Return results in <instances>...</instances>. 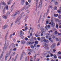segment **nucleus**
Segmentation results:
<instances>
[{
	"instance_id": "1",
	"label": "nucleus",
	"mask_w": 61,
	"mask_h": 61,
	"mask_svg": "<svg viewBox=\"0 0 61 61\" xmlns=\"http://www.w3.org/2000/svg\"><path fill=\"white\" fill-rule=\"evenodd\" d=\"M12 48L10 49L9 52L8 51H7V52L6 54V56H5V60H6L7 58V57L9 56L10 55L11 53V52H12Z\"/></svg>"
},
{
	"instance_id": "2",
	"label": "nucleus",
	"mask_w": 61,
	"mask_h": 61,
	"mask_svg": "<svg viewBox=\"0 0 61 61\" xmlns=\"http://www.w3.org/2000/svg\"><path fill=\"white\" fill-rule=\"evenodd\" d=\"M7 48V46H6L5 45L4 46L3 49V51L2 54L0 56V57H1V58H2V57H3V53H4V51H5V50H6Z\"/></svg>"
},
{
	"instance_id": "3",
	"label": "nucleus",
	"mask_w": 61,
	"mask_h": 61,
	"mask_svg": "<svg viewBox=\"0 0 61 61\" xmlns=\"http://www.w3.org/2000/svg\"><path fill=\"white\" fill-rule=\"evenodd\" d=\"M17 14H18L19 15V11H16L15 14L13 15V14L11 15V16H13V18H15L16 16V15H17Z\"/></svg>"
},
{
	"instance_id": "4",
	"label": "nucleus",
	"mask_w": 61,
	"mask_h": 61,
	"mask_svg": "<svg viewBox=\"0 0 61 61\" xmlns=\"http://www.w3.org/2000/svg\"><path fill=\"white\" fill-rule=\"evenodd\" d=\"M51 26L52 27H55V23L54 22V21L52 19H51Z\"/></svg>"
},
{
	"instance_id": "5",
	"label": "nucleus",
	"mask_w": 61,
	"mask_h": 61,
	"mask_svg": "<svg viewBox=\"0 0 61 61\" xmlns=\"http://www.w3.org/2000/svg\"><path fill=\"white\" fill-rule=\"evenodd\" d=\"M43 3V0H40L39 3V5L38 6V8H39L40 7L41 8L42 7V3Z\"/></svg>"
},
{
	"instance_id": "6",
	"label": "nucleus",
	"mask_w": 61,
	"mask_h": 61,
	"mask_svg": "<svg viewBox=\"0 0 61 61\" xmlns=\"http://www.w3.org/2000/svg\"><path fill=\"white\" fill-rule=\"evenodd\" d=\"M22 18V16H19L18 18H17V20H16V21L15 22V24L16 23V22H19Z\"/></svg>"
},
{
	"instance_id": "7",
	"label": "nucleus",
	"mask_w": 61,
	"mask_h": 61,
	"mask_svg": "<svg viewBox=\"0 0 61 61\" xmlns=\"http://www.w3.org/2000/svg\"><path fill=\"white\" fill-rule=\"evenodd\" d=\"M29 7H30V5H29L27 6H26V5H25L24 7L23 8H24V9L25 8V10H26V9H28V8Z\"/></svg>"
},
{
	"instance_id": "8",
	"label": "nucleus",
	"mask_w": 61,
	"mask_h": 61,
	"mask_svg": "<svg viewBox=\"0 0 61 61\" xmlns=\"http://www.w3.org/2000/svg\"><path fill=\"white\" fill-rule=\"evenodd\" d=\"M25 0H21V4L22 5H23L25 4Z\"/></svg>"
},
{
	"instance_id": "9",
	"label": "nucleus",
	"mask_w": 61,
	"mask_h": 61,
	"mask_svg": "<svg viewBox=\"0 0 61 61\" xmlns=\"http://www.w3.org/2000/svg\"><path fill=\"white\" fill-rule=\"evenodd\" d=\"M56 44L54 43L51 46V48H54L56 46Z\"/></svg>"
},
{
	"instance_id": "10",
	"label": "nucleus",
	"mask_w": 61,
	"mask_h": 61,
	"mask_svg": "<svg viewBox=\"0 0 61 61\" xmlns=\"http://www.w3.org/2000/svg\"><path fill=\"white\" fill-rule=\"evenodd\" d=\"M20 37H21L24 35V32H22V31H20Z\"/></svg>"
},
{
	"instance_id": "11",
	"label": "nucleus",
	"mask_w": 61,
	"mask_h": 61,
	"mask_svg": "<svg viewBox=\"0 0 61 61\" xmlns=\"http://www.w3.org/2000/svg\"><path fill=\"white\" fill-rule=\"evenodd\" d=\"M8 25H4V26H3V29H5L6 28H7V27Z\"/></svg>"
},
{
	"instance_id": "12",
	"label": "nucleus",
	"mask_w": 61,
	"mask_h": 61,
	"mask_svg": "<svg viewBox=\"0 0 61 61\" xmlns=\"http://www.w3.org/2000/svg\"><path fill=\"white\" fill-rule=\"evenodd\" d=\"M21 44H25V43L26 42L25 41H21Z\"/></svg>"
},
{
	"instance_id": "13",
	"label": "nucleus",
	"mask_w": 61,
	"mask_h": 61,
	"mask_svg": "<svg viewBox=\"0 0 61 61\" xmlns=\"http://www.w3.org/2000/svg\"><path fill=\"white\" fill-rule=\"evenodd\" d=\"M42 14H41L40 17L39 19V20L38 21V23H39V21H40V20H41V17H42Z\"/></svg>"
},
{
	"instance_id": "14",
	"label": "nucleus",
	"mask_w": 61,
	"mask_h": 61,
	"mask_svg": "<svg viewBox=\"0 0 61 61\" xmlns=\"http://www.w3.org/2000/svg\"><path fill=\"white\" fill-rule=\"evenodd\" d=\"M43 41L45 42H46V43H48L49 42L48 40H46V39H44L43 40Z\"/></svg>"
},
{
	"instance_id": "15",
	"label": "nucleus",
	"mask_w": 61,
	"mask_h": 61,
	"mask_svg": "<svg viewBox=\"0 0 61 61\" xmlns=\"http://www.w3.org/2000/svg\"><path fill=\"white\" fill-rule=\"evenodd\" d=\"M24 56V54L23 53H22V54L21 55V56L20 57V60H21V59H22V58H23V56Z\"/></svg>"
},
{
	"instance_id": "16",
	"label": "nucleus",
	"mask_w": 61,
	"mask_h": 61,
	"mask_svg": "<svg viewBox=\"0 0 61 61\" xmlns=\"http://www.w3.org/2000/svg\"><path fill=\"white\" fill-rule=\"evenodd\" d=\"M40 29L41 32L44 31V28H43V27H41Z\"/></svg>"
},
{
	"instance_id": "17",
	"label": "nucleus",
	"mask_w": 61,
	"mask_h": 61,
	"mask_svg": "<svg viewBox=\"0 0 61 61\" xmlns=\"http://www.w3.org/2000/svg\"><path fill=\"white\" fill-rule=\"evenodd\" d=\"M2 5H4V6H5L6 4V3L5 2H2Z\"/></svg>"
},
{
	"instance_id": "18",
	"label": "nucleus",
	"mask_w": 61,
	"mask_h": 61,
	"mask_svg": "<svg viewBox=\"0 0 61 61\" xmlns=\"http://www.w3.org/2000/svg\"><path fill=\"white\" fill-rule=\"evenodd\" d=\"M53 9L54 10H56L57 9V7L55 6L54 7Z\"/></svg>"
},
{
	"instance_id": "19",
	"label": "nucleus",
	"mask_w": 61,
	"mask_h": 61,
	"mask_svg": "<svg viewBox=\"0 0 61 61\" xmlns=\"http://www.w3.org/2000/svg\"><path fill=\"white\" fill-rule=\"evenodd\" d=\"M43 47H44V48H45V49H46V50H47L49 49L48 47L47 46H46L44 47L43 46Z\"/></svg>"
},
{
	"instance_id": "20",
	"label": "nucleus",
	"mask_w": 61,
	"mask_h": 61,
	"mask_svg": "<svg viewBox=\"0 0 61 61\" xmlns=\"http://www.w3.org/2000/svg\"><path fill=\"white\" fill-rule=\"evenodd\" d=\"M56 27L57 29L58 28V24L57 23H56Z\"/></svg>"
},
{
	"instance_id": "21",
	"label": "nucleus",
	"mask_w": 61,
	"mask_h": 61,
	"mask_svg": "<svg viewBox=\"0 0 61 61\" xmlns=\"http://www.w3.org/2000/svg\"><path fill=\"white\" fill-rule=\"evenodd\" d=\"M11 2H12V1H11L10 0L7 3L9 5V4H11Z\"/></svg>"
},
{
	"instance_id": "22",
	"label": "nucleus",
	"mask_w": 61,
	"mask_h": 61,
	"mask_svg": "<svg viewBox=\"0 0 61 61\" xmlns=\"http://www.w3.org/2000/svg\"><path fill=\"white\" fill-rule=\"evenodd\" d=\"M3 18H5V19H7V17H6V16L5 15H3L2 16Z\"/></svg>"
},
{
	"instance_id": "23",
	"label": "nucleus",
	"mask_w": 61,
	"mask_h": 61,
	"mask_svg": "<svg viewBox=\"0 0 61 61\" xmlns=\"http://www.w3.org/2000/svg\"><path fill=\"white\" fill-rule=\"evenodd\" d=\"M34 43L35 44H38V42L37 41H35Z\"/></svg>"
},
{
	"instance_id": "24",
	"label": "nucleus",
	"mask_w": 61,
	"mask_h": 61,
	"mask_svg": "<svg viewBox=\"0 0 61 61\" xmlns=\"http://www.w3.org/2000/svg\"><path fill=\"white\" fill-rule=\"evenodd\" d=\"M58 23L59 25H60L61 24V20H60L59 21H58Z\"/></svg>"
},
{
	"instance_id": "25",
	"label": "nucleus",
	"mask_w": 61,
	"mask_h": 61,
	"mask_svg": "<svg viewBox=\"0 0 61 61\" xmlns=\"http://www.w3.org/2000/svg\"><path fill=\"white\" fill-rule=\"evenodd\" d=\"M54 16L55 17H57V16H58V14H57L56 15L54 14Z\"/></svg>"
},
{
	"instance_id": "26",
	"label": "nucleus",
	"mask_w": 61,
	"mask_h": 61,
	"mask_svg": "<svg viewBox=\"0 0 61 61\" xmlns=\"http://www.w3.org/2000/svg\"><path fill=\"white\" fill-rule=\"evenodd\" d=\"M54 58H56V59L57 58V56H56V55L55 54L54 55Z\"/></svg>"
},
{
	"instance_id": "27",
	"label": "nucleus",
	"mask_w": 61,
	"mask_h": 61,
	"mask_svg": "<svg viewBox=\"0 0 61 61\" xmlns=\"http://www.w3.org/2000/svg\"><path fill=\"white\" fill-rule=\"evenodd\" d=\"M61 15H59L58 16V18H59V19H61Z\"/></svg>"
},
{
	"instance_id": "28",
	"label": "nucleus",
	"mask_w": 61,
	"mask_h": 61,
	"mask_svg": "<svg viewBox=\"0 0 61 61\" xmlns=\"http://www.w3.org/2000/svg\"><path fill=\"white\" fill-rule=\"evenodd\" d=\"M47 25H46V26H45V28L46 29V30L47 31L48 30V29L47 28Z\"/></svg>"
},
{
	"instance_id": "29",
	"label": "nucleus",
	"mask_w": 61,
	"mask_h": 61,
	"mask_svg": "<svg viewBox=\"0 0 61 61\" xmlns=\"http://www.w3.org/2000/svg\"><path fill=\"white\" fill-rule=\"evenodd\" d=\"M57 12L59 13H61V10H57Z\"/></svg>"
},
{
	"instance_id": "30",
	"label": "nucleus",
	"mask_w": 61,
	"mask_h": 61,
	"mask_svg": "<svg viewBox=\"0 0 61 61\" xmlns=\"http://www.w3.org/2000/svg\"><path fill=\"white\" fill-rule=\"evenodd\" d=\"M46 15V13H45L43 16V18L42 19V20H44V18H45V15Z\"/></svg>"
},
{
	"instance_id": "31",
	"label": "nucleus",
	"mask_w": 61,
	"mask_h": 61,
	"mask_svg": "<svg viewBox=\"0 0 61 61\" xmlns=\"http://www.w3.org/2000/svg\"><path fill=\"white\" fill-rule=\"evenodd\" d=\"M12 34H11L10 36L9 37L10 38H12Z\"/></svg>"
},
{
	"instance_id": "32",
	"label": "nucleus",
	"mask_w": 61,
	"mask_h": 61,
	"mask_svg": "<svg viewBox=\"0 0 61 61\" xmlns=\"http://www.w3.org/2000/svg\"><path fill=\"white\" fill-rule=\"evenodd\" d=\"M50 56L51 57H52V56H54V55L53 54H51V55H50Z\"/></svg>"
},
{
	"instance_id": "33",
	"label": "nucleus",
	"mask_w": 61,
	"mask_h": 61,
	"mask_svg": "<svg viewBox=\"0 0 61 61\" xmlns=\"http://www.w3.org/2000/svg\"><path fill=\"white\" fill-rule=\"evenodd\" d=\"M15 54V53L14 52H13L12 55V56H14Z\"/></svg>"
},
{
	"instance_id": "34",
	"label": "nucleus",
	"mask_w": 61,
	"mask_h": 61,
	"mask_svg": "<svg viewBox=\"0 0 61 61\" xmlns=\"http://www.w3.org/2000/svg\"><path fill=\"white\" fill-rule=\"evenodd\" d=\"M40 13V11H39L37 12V14L38 16H39V14Z\"/></svg>"
},
{
	"instance_id": "35",
	"label": "nucleus",
	"mask_w": 61,
	"mask_h": 61,
	"mask_svg": "<svg viewBox=\"0 0 61 61\" xmlns=\"http://www.w3.org/2000/svg\"><path fill=\"white\" fill-rule=\"evenodd\" d=\"M51 36L53 38H55V36H54L52 35H51Z\"/></svg>"
},
{
	"instance_id": "36",
	"label": "nucleus",
	"mask_w": 61,
	"mask_h": 61,
	"mask_svg": "<svg viewBox=\"0 0 61 61\" xmlns=\"http://www.w3.org/2000/svg\"><path fill=\"white\" fill-rule=\"evenodd\" d=\"M5 15L7 17H8V15H9L7 14V13H6L5 14Z\"/></svg>"
},
{
	"instance_id": "37",
	"label": "nucleus",
	"mask_w": 61,
	"mask_h": 61,
	"mask_svg": "<svg viewBox=\"0 0 61 61\" xmlns=\"http://www.w3.org/2000/svg\"><path fill=\"white\" fill-rule=\"evenodd\" d=\"M2 2H1L0 4V10L1 9V6H2Z\"/></svg>"
},
{
	"instance_id": "38",
	"label": "nucleus",
	"mask_w": 61,
	"mask_h": 61,
	"mask_svg": "<svg viewBox=\"0 0 61 61\" xmlns=\"http://www.w3.org/2000/svg\"><path fill=\"white\" fill-rule=\"evenodd\" d=\"M25 31H26L28 29V28H27V27H25Z\"/></svg>"
},
{
	"instance_id": "39",
	"label": "nucleus",
	"mask_w": 61,
	"mask_h": 61,
	"mask_svg": "<svg viewBox=\"0 0 61 61\" xmlns=\"http://www.w3.org/2000/svg\"><path fill=\"white\" fill-rule=\"evenodd\" d=\"M40 60V59L39 58H38L36 60V61H39Z\"/></svg>"
},
{
	"instance_id": "40",
	"label": "nucleus",
	"mask_w": 61,
	"mask_h": 61,
	"mask_svg": "<svg viewBox=\"0 0 61 61\" xmlns=\"http://www.w3.org/2000/svg\"><path fill=\"white\" fill-rule=\"evenodd\" d=\"M48 23H49V22H48V21H46V24H45V25H47V24H48Z\"/></svg>"
},
{
	"instance_id": "41",
	"label": "nucleus",
	"mask_w": 61,
	"mask_h": 61,
	"mask_svg": "<svg viewBox=\"0 0 61 61\" xmlns=\"http://www.w3.org/2000/svg\"><path fill=\"white\" fill-rule=\"evenodd\" d=\"M6 13L7 14H8V15H9L10 14V12H9V11H8Z\"/></svg>"
},
{
	"instance_id": "42",
	"label": "nucleus",
	"mask_w": 61,
	"mask_h": 61,
	"mask_svg": "<svg viewBox=\"0 0 61 61\" xmlns=\"http://www.w3.org/2000/svg\"><path fill=\"white\" fill-rule=\"evenodd\" d=\"M31 0H29L28 1V2L29 3H31Z\"/></svg>"
},
{
	"instance_id": "43",
	"label": "nucleus",
	"mask_w": 61,
	"mask_h": 61,
	"mask_svg": "<svg viewBox=\"0 0 61 61\" xmlns=\"http://www.w3.org/2000/svg\"><path fill=\"white\" fill-rule=\"evenodd\" d=\"M56 51V49H54L53 50V52H55Z\"/></svg>"
},
{
	"instance_id": "44",
	"label": "nucleus",
	"mask_w": 61,
	"mask_h": 61,
	"mask_svg": "<svg viewBox=\"0 0 61 61\" xmlns=\"http://www.w3.org/2000/svg\"><path fill=\"white\" fill-rule=\"evenodd\" d=\"M5 7H6V9H7V10H8V7L7 6H6Z\"/></svg>"
},
{
	"instance_id": "45",
	"label": "nucleus",
	"mask_w": 61,
	"mask_h": 61,
	"mask_svg": "<svg viewBox=\"0 0 61 61\" xmlns=\"http://www.w3.org/2000/svg\"><path fill=\"white\" fill-rule=\"evenodd\" d=\"M31 48H34V46L33 45L31 46Z\"/></svg>"
},
{
	"instance_id": "46",
	"label": "nucleus",
	"mask_w": 61,
	"mask_h": 61,
	"mask_svg": "<svg viewBox=\"0 0 61 61\" xmlns=\"http://www.w3.org/2000/svg\"><path fill=\"white\" fill-rule=\"evenodd\" d=\"M46 56L47 58L49 57H50V56H49V55H47Z\"/></svg>"
},
{
	"instance_id": "47",
	"label": "nucleus",
	"mask_w": 61,
	"mask_h": 61,
	"mask_svg": "<svg viewBox=\"0 0 61 61\" xmlns=\"http://www.w3.org/2000/svg\"><path fill=\"white\" fill-rule=\"evenodd\" d=\"M37 54H36H36H35V56H34V57H36V56H37Z\"/></svg>"
},
{
	"instance_id": "48",
	"label": "nucleus",
	"mask_w": 61,
	"mask_h": 61,
	"mask_svg": "<svg viewBox=\"0 0 61 61\" xmlns=\"http://www.w3.org/2000/svg\"><path fill=\"white\" fill-rule=\"evenodd\" d=\"M55 34H57V31H56L54 32Z\"/></svg>"
},
{
	"instance_id": "49",
	"label": "nucleus",
	"mask_w": 61,
	"mask_h": 61,
	"mask_svg": "<svg viewBox=\"0 0 61 61\" xmlns=\"http://www.w3.org/2000/svg\"><path fill=\"white\" fill-rule=\"evenodd\" d=\"M58 58L59 59H61V56H58Z\"/></svg>"
},
{
	"instance_id": "50",
	"label": "nucleus",
	"mask_w": 61,
	"mask_h": 61,
	"mask_svg": "<svg viewBox=\"0 0 61 61\" xmlns=\"http://www.w3.org/2000/svg\"><path fill=\"white\" fill-rule=\"evenodd\" d=\"M35 36L36 37H38V35L37 34H35Z\"/></svg>"
},
{
	"instance_id": "51",
	"label": "nucleus",
	"mask_w": 61,
	"mask_h": 61,
	"mask_svg": "<svg viewBox=\"0 0 61 61\" xmlns=\"http://www.w3.org/2000/svg\"><path fill=\"white\" fill-rule=\"evenodd\" d=\"M36 44H34V47H36Z\"/></svg>"
},
{
	"instance_id": "52",
	"label": "nucleus",
	"mask_w": 61,
	"mask_h": 61,
	"mask_svg": "<svg viewBox=\"0 0 61 61\" xmlns=\"http://www.w3.org/2000/svg\"><path fill=\"white\" fill-rule=\"evenodd\" d=\"M24 9H24V8H22L21 10V11H23V10H24Z\"/></svg>"
},
{
	"instance_id": "53",
	"label": "nucleus",
	"mask_w": 61,
	"mask_h": 61,
	"mask_svg": "<svg viewBox=\"0 0 61 61\" xmlns=\"http://www.w3.org/2000/svg\"><path fill=\"white\" fill-rule=\"evenodd\" d=\"M58 54L59 55H60L61 54V52L60 51H59L58 52Z\"/></svg>"
},
{
	"instance_id": "54",
	"label": "nucleus",
	"mask_w": 61,
	"mask_h": 61,
	"mask_svg": "<svg viewBox=\"0 0 61 61\" xmlns=\"http://www.w3.org/2000/svg\"><path fill=\"white\" fill-rule=\"evenodd\" d=\"M57 4H58L57 2H56L55 3V5H56Z\"/></svg>"
},
{
	"instance_id": "55",
	"label": "nucleus",
	"mask_w": 61,
	"mask_h": 61,
	"mask_svg": "<svg viewBox=\"0 0 61 61\" xmlns=\"http://www.w3.org/2000/svg\"><path fill=\"white\" fill-rule=\"evenodd\" d=\"M26 5H28L29 4V3H28V2H27L26 3Z\"/></svg>"
},
{
	"instance_id": "56",
	"label": "nucleus",
	"mask_w": 61,
	"mask_h": 61,
	"mask_svg": "<svg viewBox=\"0 0 61 61\" xmlns=\"http://www.w3.org/2000/svg\"><path fill=\"white\" fill-rule=\"evenodd\" d=\"M15 44H14L12 43L11 44V46L12 47Z\"/></svg>"
},
{
	"instance_id": "57",
	"label": "nucleus",
	"mask_w": 61,
	"mask_h": 61,
	"mask_svg": "<svg viewBox=\"0 0 61 61\" xmlns=\"http://www.w3.org/2000/svg\"><path fill=\"white\" fill-rule=\"evenodd\" d=\"M26 12L27 13H29V10H27Z\"/></svg>"
},
{
	"instance_id": "58",
	"label": "nucleus",
	"mask_w": 61,
	"mask_h": 61,
	"mask_svg": "<svg viewBox=\"0 0 61 61\" xmlns=\"http://www.w3.org/2000/svg\"><path fill=\"white\" fill-rule=\"evenodd\" d=\"M17 43H20V41L17 40Z\"/></svg>"
},
{
	"instance_id": "59",
	"label": "nucleus",
	"mask_w": 61,
	"mask_h": 61,
	"mask_svg": "<svg viewBox=\"0 0 61 61\" xmlns=\"http://www.w3.org/2000/svg\"><path fill=\"white\" fill-rule=\"evenodd\" d=\"M59 45H60V43L59 42H58V43L57 44V46H59Z\"/></svg>"
},
{
	"instance_id": "60",
	"label": "nucleus",
	"mask_w": 61,
	"mask_h": 61,
	"mask_svg": "<svg viewBox=\"0 0 61 61\" xmlns=\"http://www.w3.org/2000/svg\"><path fill=\"white\" fill-rule=\"evenodd\" d=\"M37 47H40V45H37Z\"/></svg>"
},
{
	"instance_id": "61",
	"label": "nucleus",
	"mask_w": 61,
	"mask_h": 61,
	"mask_svg": "<svg viewBox=\"0 0 61 61\" xmlns=\"http://www.w3.org/2000/svg\"><path fill=\"white\" fill-rule=\"evenodd\" d=\"M16 49L15 48L13 49V50L14 51H15V50H16Z\"/></svg>"
},
{
	"instance_id": "62",
	"label": "nucleus",
	"mask_w": 61,
	"mask_h": 61,
	"mask_svg": "<svg viewBox=\"0 0 61 61\" xmlns=\"http://www.w3.org/2000/svg\"><path fill=\"white\" fill-rule=\"evenodd\" d=\"M15 47V45H14L12 47Z\"/></svg>"
},
{
	"instance_id": "63",
	"label": "nucleus",
	"mask_w": 61,
	"mask_h": 61,
	"mask_svg": "<svg viewBox=\"0 0 61 61\" xmlns=\"http://www.w3.org/2000/svg\"><path fill=\"white\" fill-rule=\"evenodd\" d=\"M27 37H28V38H30V37H30V36H27Z\"/></svg>"
},
{
	"instance_id": "64",
	"label": "nucleus",
	"mask_w": 61,
	"mask_h": 61,
	"mask_svg": "<svg viewBox=\"0 0 61 61\" xmlns=\"http://www.w3.org/2000/svg\"><path fill=\"white\" fill-rule=\"evenodd\" d=\"M59 10H61V6H60L59 8Z\"/></svg>"
}]
</instances>
